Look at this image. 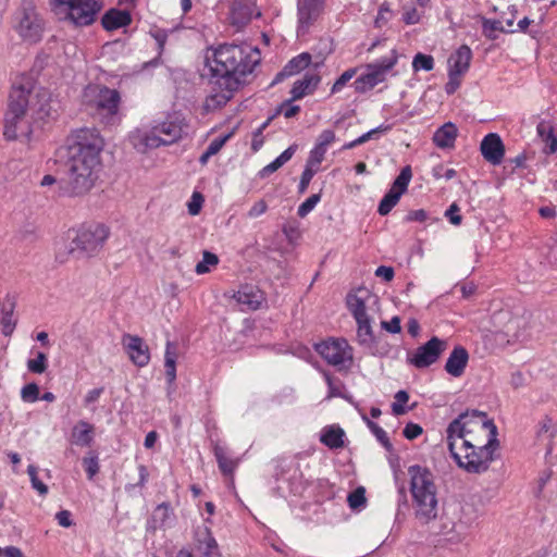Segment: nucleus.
Segmentation results:
<instances>
[{"label": "nucleus", "instance_id": "15", "mask_svg": "<svg viewBox=\"0 0 557 557\" xmlns=\"http://www.w3.org/2000/svg\"><path fill=\"white\" fill-rule=\"evenodd\" d=\"M120 102L121 96L117 90L108 87H103L99 90L96 99V108L106 124L113 125L120 122Z\"/></svg>", "mask_w": 557, "mask_h": 557}, {"label": "nucleus", "instance_id": "20", "mask_svg": "<svg viewBox=\"0 0 557 557\" xmlns=\"http://www.w3.org/2000/svg\"><path fill=\"white\" fill-rule=\"evenodd\" d=\"M17 301V293H8L2 302V334L10 336L16 326L17 317L13 314Z\"/></svg>", "mask_w": 557, "mask_h": 557}, {"label": "nucleus", "instance_id": "54", "mask_svg": "<svg viewBox=\"0 0 557 557\" xmlns=\"http://www.w3.org/2000/svg\"><path fill=\"white\" fill-rule=\"evenodd\" d=\"M232 134H226L224 136H221V137H218V138H214L210 144L209 146L207 147V151L211 154V156H214L221 149L222 147L226 144V141L231 138Z\"/></svg>", "mask_w": 557, "mask_h": 557}, {"label": "nucleus", "instance_id": "29", "mask_svg": "<svg viewBox=\"0 0 557 557\" xmlns=\"http://www.w3.org/2000/svg\"><path fill=\"white\" fill-rule=\"evenodd\" d=\"M213 453L221 472L224 475H233L238 466L239 460L232 458L228 455L226 448H224L221 445H215L213 448Z\"/></svg>", "mask_w": 557, "mask_h": 557}, {"label": "nucleus", "instance_id": "4", "mask_svg": "<svg viewBox=\"0 0 557 557\" xmlns=\"http://www.w3.org/2000/svg\"><path fill=\"white\" fill-rule=\"evenodd\" d=\"M183 126L177 120H166L151 126H143L129 134L132 146L141 153L161 146H169L182 138Z\"/></svg>", "mask_w": 557, "mask_h": 557}, {"label": "nucleus", "instance_id": "23", "mask_svg": "<svg viewBox=\"0 0 557 557\" xmlns=\"http://www.w3.org/2000/svg\"><path fill=\"white\" fill-rule=\"evenodd\" d=\"M468 360L467 349L462 346H456L445 363V370L451 376L459 377L465 372Z\"/></svg>", "mask_w": 557, "mask_h": 557}, {"label": "nucleus", "instance_id": "34", "mask_svg": "<svg viewBox=\"0 0 557 557\" xmlns=\"http://www.w3.org/2000/svg\"><path fill=\"white\" fill-rule=\"evenodd\" d=\"M237 301L242 305L247 306L248 309L256 310L261 305V296L253 292L252 288L248 290L247 287L240 289L235 295Z\"/></svg>", "mask_w": 557, "mask_h": 557}, {"label": "nucleus", "instance_id": "57", "mask_svg": "<svg viewBox=\"0 0 557 557\" xmlns=\"http://www.w3.org/2000/svg\"><path fill=\"white\" fill-rule=\"evenodd\" d=\"M422 428L417 423H407L403 434L407 440H414L422 434Z\"/></svg>", "mask_w": 557, "mask_h": 557}, {"label": "nucleus", "instance_id": "12", "mask_svg": "<svg viewBox=\"0 0 557 557\" xmlns=\"http://www.w3.org/2000/svg\"><path fill=\"white\" fill-rule=\"evenodd\" d=\"M319 355L334 367L346 368L352 362V349L344 338H332L315 346Z\"/></svg>", "mask_w": 557, "mask_h": 557}, {"label": "nucleus", "instance_id": "17", "mask_svg": "<svg viewBox=\"0 0 557 557\" xmlns=\"http://www.w3.org/2000/svg\"><path fill=\"white\" fill-rule=\"evenodd\" d=\"M123 344L129 356V359L138 367H145L149 363L150 352L144 339L137 335L125 334Z\"/></svg>", "mask_w": 557, "mask_h": 557}, {"label": "nucleus", "instance_id": "53", "mask_svg": "<svg viewBox=\"0 0 557 557\" xmlns=\"http://www.w3.org/2000/svg\"><path fill=\"white\" fill-rule=\"evenodd\" d=\"M462 76L463 75L448 72V82L445 85V91L448 95L455 94L456 90L460 87Z\"/></svg>", "mask_w": 557, "mask_h": 557}, {"label": "nucleus", "instance_id": "8", "mask_svg": "<svg viewBox=\"0 0 557 557\" xmlns=\"http://www.w3.org/2000/svg\"><path fill=\"white\" fill-rule=\"evenodd\" d=\"M29 88L22 85H14L9 95V110L5 116L3 135L8 139L17 137V129L23 123L26 108L28 104Z\"/></svg>", "mask_w": 557, "mask_h": 557}, {"label": "nucleus", "instance_id": "9", "mask_svg": "<svg viewBox=\"0 0 557 557\" xmlns=\"http://www.w3.org/2000/svg\"><path fill=\"white\" fill-rule=\"evenodd\" d=\"M14 28L26 41L40 40L44 26L35 5L30 1H24L14 16Z\"/></svg>", "mask_w": 557, "mask_h": 557}, {"label": "nucleus", "instance_id": "59", "mask_svg": "<svg viewBox=\"0 0 557 557\" xmlns=\"http://www.w3.org/2000/svg\"><path fill=\"white\" fill-rule=\"evenodd\" d=\"M336 139L335 133L332 129H324L318 137V145L327 148Z\"/></svg>", "mask_w": 557, "mask_h": 557}, {"label": "nucleus", "instance_id": "5", "mask_svg": "<svg viewBox=\"0 0 557 557\" xmlns=\"http://www.w3.org/2000/svg\"><path fill=\"white\" fill-rule=\"evenodd\" d=\"M52 10L60 20L75 26H88L96 20L101 5L96 0H51Z\"/></svg>", "mask_w": 557, "mask_h": 557}, {"label": "nucleus", "instance_id": "63", "mask_svg": "<svg viewBox=\"0 0 557 557\" xmlns=\"http://www.w3.org/2000/svg\"><path fill=\"white\" fill-rule=\"evenodd\" d=\"M268 209V205L264 200L257 201L248 211V216L251 219L262 215Z\"/></svg>", "mask_w": 557, "mask_h": 557}, {"label": "nucleus", "instance_id": "16", "mask_svg": "<svg viewBox=\"0 0 557 557\" xmlns=\"http://www.w3.org/2000/svg\"><path fill=\"white\" fill-rule=\"evenodd\" d=\"M322 3V0H300L298 2V36L308 32L321 12Z\"/></svg>", "mask_w": 557, "mask_h": 557}, {"label": "nucleus", "instance_id": "27", "mask_svg": "<svg viewBox=\"0 0 557 557\" xmlns=\"http://www.w3.org/2000/svg\"><path fill=\"white\" fill-rule=\"evenodd\" d=\"M132 17L129 12L111 9L109 10L101 20V24L107 30H115L121 27L129 25Z\"/></svg>", "mask_w": 557, "mask_h": 557}, {"label": "nucleus", "instance_id": "2", "mask_svg": "<svg viewBox=\"0 0 557 557\" xmlns=\"http://www.w3.org/2000/svg\"><path fill=\"white\" fill-rule=\"evenodd\" d=\"M103 140L95 131L81 129L67 148L62 181L63 193L71 197L87 195L102 171Z\"/></svg>", "mask_w": 557, "mask_h": 557}, {"label": "nucleus", "instance_id": "14", "mask_svg": "<svg viewBox=\"0 0 557 557\" xmlns=\"http://www.w3.org/2000/svg\"><path fill=\"white\" fill-rule=\"evenodd\" d=\"M447 349V342L433 336L408 356V362L417 369H424L435 363Z\"/></svg>", "mask_w": 557, "mask_h": 557}, {"label": "nucleus", "instance_id": "40", "mask_svg": "<svg viewBox=\"0 0 557 557\" xmlns=\"http://www.w3.org/2000/svg\"><path fill=\"white\" fill-rule=\"evenodd\" d=\"M218 263V256L206 250L202 253V260L196 264L195 271L197 274H205L210 272V267H215Z\"/></svg>", "mask_w": 557, "mask_h": 557}, {"label": "nucleus", "instance_id": "22", "mask_svg": "<svg viewBox=\"0 0 557 557\" xmlns=\"http://www.w3.org/2000/svg\"><path fill=\"white\" fill-rule=\"evenodd\" d=\"M472 59V51L467 45L460 46L448 59V72L465 75Z\"/></svg>", "mask_w": 557, "mask_h": 557}, {"label": "nucleus", "instance_id": "19", "mask_svg": "<svg viewBox=\"0 0 557 557\" xmlns=\"http://www.w3.org/2000/svg\"><path fill=\"white\" fill-rule=\"evenodd\" d=\"M174 521V513L168 503L158 505L147 522V531L154 533L157 530L169 528Z\"/></svg>", "mask_w": 557, "mask_h": 557}, {"label": "nucleus", "instance_id": "11", "mask_svg": "<svg viewBox=\"0 0 557 557\" xmlns=\"http://www.w3.org/2000/svg\"><path fill=\"white\" fill-rule=\"evenodd\" d=\"M397 63V54L392 52L391 57L382 58L379 62L369 64L367 73L360 75L355 82V89L364 92L372 89L385 79L386 73Z\"/></svg>", "mask_w": 557, "mask_h": 557}, {"label": "nucleus", "instance_id": "30", "mask_svg": "<svg viewBox=\"0 0 557 557\" xmlns=\"http://www.w3.org/2000/svg\"><path fill=\"white\" fill-rule=\"evenodd\" d=\"M344 430L339 426L331 425L322 430L320 441L331 449L342 448L344 446Z\"/></svg>", "mask_w": 557, "mask_h": 557}, {"label": "nucleus", "instance_id": "33", "mask_svg": "<svg viewBox=\"0 0 557 557\" xmlns=\"http://www.w3.org/2000/svg\"><path fill=\"white\" fill-rule=\"evenodd\" d=\"M358 329H357V338L360 345L371 346L374 343V333L371 326L370 317L361 318L356 320Z\"/></svg>", "mask_w": 557, "mask_h": 557}, {"label": "nucleus", "instance_id": "1", "mask_svg": "<svg viewBox=\"0 0 557 557\" xmlns=\"http://www.w3.org/2000/svg\"><path fill=\"white\" fill-rule=\"evenodd\" d=\"M260 60L259 49L249 45L224 44L207 54L206 64L213 87L206 99V109L215 110L225 106Z\"/></svg>", "mask_w": 557, "mask_h": 557}, {"label": "nucleus", "instance_id": "61", "mask_svg": "<svg viewBox=\"0 0 557 557\" xmlns=\"http://www.w3.org/2000/svg\"><path fill=\"white\" fill-rule=\"evenodd\" d=\"M381 326L389 333L397 334L401 331L400 318L393 317L391 321H382Z\"/></svg>", "mask_w": 557, "mask_h": 557}, {"label": "nucleus", "instance_id": "58", "mask_svg": "<svg viewBox=\"0 0 557 557\" xmlns=\"http://www.w3.org/2000/svg\"><path fill=\"white\" fill-rule=\"evenodd\" d=\"M202 202L203 197L199 193H194L191 196V200L188 203V212L191 215L198 214L201 209Z\"/></svg>", "mask_w": 557, "mask_h": 557}, {"label": "nucleus", "instance_id": "48", "mask_svg": "<svg viewBox=\"0 0 557 557\" xmlns=\"http://www.w3.org/2000/svg\"><path fill=\"white\" fill-rule=\"evenodd\" d=\"M356 69L346 70L333 84L331 89L332 94L341 91L344 86L356 75Z\"/></svg>", "mask_w": 557, "mask_h": 557}, {"label": "nucleus", "instance_id": "35", "mask_svg": "<svg viewBox=\"0 0 557 557\" xmlns=\"http://www.w3.org/2000/svg\"><path fill=\"white\" fill-rule=\"evenodd\" d=\"M346 304L355 320L369 317L366 310V302L361 297L349 294L347 295Z\"/></svg>", "mask_w": 557, "mask_h": 557}, {"label": "nucleus", "instance_id": "55", "mask_svg": "<svg viewBox=\"0 0 557 557\" xmlns=\"http://www.w3.org/2000/svg\"><path fill=\"white\" fill-rule=\"evenodd\" d=\"M391 129V126L389 125H380L379 127L376 128H373L367 133H364L363 135H361L360 137L356 138L357 139V143L358 145H362L364 144L366 141L372 139L374 137V135L379 134V133H386Z\"/></svg>", "mask_w": 557, "mask_h": 557}, {"label": "nucleus", "instance_id": "26", "mask_svg": "<svg viewBox=\"0 0 557 557\" xmlns=\"http://www.w3.org/2000/svg\"><path fill=\"white\" fill-rule=\"evenodd\" d=\"M320 83V76L318 74L307 73L302 78L297 79L290 90L292 100H299L306 95L314 91Z\"/></svg>", "mask_w": 557, "mask_h": 557}, {"label": "nucleus", "instance_id": "24", "mask_svg": "<svg viewBox=\"0 0 557 557\" xmlns=\"http://www.w3.org/2000/svg\"><path fill=\"white\" fill-rule=\"evenodd\" d=\"M94 425L85 420H79L72 429L70 441L76 446L88 447L94 442Z\"/></svg>", "mask_w": 557, "mask_h": 557}, {"label": "nucleus", "instance_id": "56", "mask_svg": "<svg viewBox=\"0 0 557 557\" xmlns=\"http://www.w3.org/2000/svg\"><path fill=\"white\" fill-rule=\"evenodd\" d=\"M536 132L539 137L545 141L554 134V128L552 124L547 121H541L536 126Z\"/></svg>", "mask_w": 557, "mask_h": 557}, {"label": "nucleus", "instance_id": "36", "mask_svg": "<svg viewBox=\"0 0 557 557\" xmlns=\"http://www.w3.org/2000/svg\"><path fill=\"white\" fill-rule=\"evenodd\" d=\"M400 197H401L400 193L389 188V190L386 193V195L380 201L377 212L381 215L388 214L392 211V209L398 203Z\"/></svg>", "mask_w": 557, "mask_h": 557}, {"label": "nucleus", "instance_id": "13", "mask_svg": "<svg viewBox=\"0 0 557 557\" xmlns=\"http://www.w3.org/2000/svg\"><path fill=\"white\" fill-rule=\"evenodd\" d=\"M484 446H498L497 428L487 417L482 419L459 443V447L466 448H484Z\"/></svg>", "mask_w": 557, "mask_h": 557}, {"label": "nucleus", "instance_id": "38", "mask_svg": "<svg viewBox=\"0 0 557 557\" xmlns=\"http://www.w3.org/2000/svg\"><path fill=\"white\" fill-rule=\"evenodd\" d=\"M411 177L412 171L410 165L404 166L398 176L396 177V180L394 181L391 188L400 193L401 195L405 194L411 181Z\"/></svg>", "mask_w": 557, "mask_h": 557}, {"label": "nucleus", "instance_id": "43", "mask_svg": "<svg viewBox=\"0 0 557 557\" xmlns=\"http://www.w3.org/2000/svg\"><path fill=\"white\" fill-rule=\"evenodd\" d=\"M326 150H327V148L322 147V146L315 144L314 147L311 149V151L309 153V158L307 160V164L318 170L319 165L324 160V156L326 153Z\"/></svg>", "mask_w": 557, "mask_h": 557}, {"label": "nucleus", "instance_id": "37", "mask_svg": "<svg viewBox=\"0 0 557 557\" xmlns=\"http://www.w3.org/2000/svg\"><path fill=\"white\" fill-rule=\"evenodd\" d=\"M200 534L205 535V542L202 543V545H197V547L203 556L209 557L214 553V550L218 549V543L215 539L212 536L209 527L205 525L200 530Z\"/></svg>", "mask_w": 557, "mask_h": 557}, {"label": "nucleus", "instance_id": "18", "mask_svg": "<svg viewBox=\"0 0 557 557\" xmlns=\"http://www.w3.org/2000/svg\"><path fill=\"white\" fill-rule=\"evenodd\" d=\"M480 150L484 159L494 165L500 164L504 159L505 147L498 134H487L481 141Z\"/></svg>", "mask_w": 557, "mask_h": 557}, {"label": "nucleus", "instance_id": "31", "mask_svg": "<svg viewBox=\"0 0 557 557\" xmlns=\"http://www.w3.org/2000/svg\"><path fill=\"white\" fill-rule=\"evenodd\" d=\"M176 345L169 341L165 347L164 368L165 376L170 384L174 383L176 380Z\"/></svg>", "mask_w": 557, "mask_h": 557}, {"label": "nucleus", "instance_id": "39", "mask_svg": "<svg viewBox=\"0 0 557 557\" xmlns=\"http://www.w3.org/2000/svg\"><path fill=\"white\" fill-rule=\"evenodd\" d=\"M412 69L414 72H430L434 69V58L430 54L419 52L413 57Z\"/></svg>", "mask_w": 557, "mask_h": 557}, {"label": "nucleus", "instance_id": "46", "mask_svg": "<svg viewBox=\"0 0 557 557\" xmlns=\"http://www.w3.org/2000/svg\"><path fill=\"white\" fill-rule=\"evenodd\" d=\"M409 399V395L406 391H398L395 394V401L392 405V411L395 416H401L406 413V409L404 404H406Z\"/></svg>", "mask_w": 557, "mask_h": 557}, {"label": "nucleus", "instance_id": "52", "mask_svg": "<svg viewBox=\"0 0 557 557\" xmlns=\"http://www.w3.org/2000/svg\"><path fill=\"white\" fill-rule=\"evenodd\" d=\"M482 26H483V30H484L485 35L490 39H495V37L492 36V34L488 32H495V30H499L503 33L506 32L505 28L502 26V23L497 20L483 18Z\"/></svg>", "mask_w": 557, "mask_h": 557}, {"label": "nucleus", "instance_id": "60", "mask_svg": "<svg viewBox=\"0 0 557 557\" xmlns=\"http://www.w3.org/2000/svg\"><path fill=\"white\" fill-rule=\"evenodd\" d=\"M403 21L407 25H413L419 23L420 21V14L416 8H407L405 9V12L403 14Z\"/></svg>", "mask_w": 557, "mask_h": 557}, {"label": "nucleus", "instance_id": "21", "mask_svg": "<svg viewBox=\"0 0 557 557\" xmlns=\"http://www.w3.org/2000/svg\"><path fill=\"white\" fill-rule=\"evenodd\" d=\"M438 534L443 535L450 543H459L466 539L467 525L461 521L455 522L448 517H443Z\"/></svg>", "mask_w": 557, "mask_h": 557}, {"label": "nucleus", "instance_id": "3", "mask_svg": "<svg viewBox=\"0 0 557 557\" xmlns=\"http://www.w3.org/2000/svg\"><path fill=\"white\" fill-rule=\"evenodd\" d=\"M410 493L416 519L428 524L437 518L438 499L434 474L425 467L418 465L408 468Z\"/></svg>", "mask_w": 557, "mask_h": 557}, {"label": "nucleus", "instance_id": "45", "mask_svg": "<svg viewBox=\"0 0 557 557\" xmlns=\"http://www.w3.org/2000/svg\"><path fill=\"white\" fill-rule=\"evenodd\" d=\"M21 398L25 403H35L39 399V387L36 383H28L21 391Z\"/></svg>", "mask_w": 557, "mask_h": 557}, {"label": "nucleus", "instance_id": "47", "mask_svg": "<svg viewBox=\"0 0 557 557\" xmlns=\"http://www.w3.org/2000/svg\"><path fill=\"white\" fill-rule=\"evenodd\" d=\"M366 491L363 487H358L354 492H351L348 497L347 502L351 509H357L366 504Z\"/></svg>", "mask_w": 557, "mask_h": 557}, {"label": "nucleus", "instance_id": "7", "mask_svg": "<svg viewBox=\"0 0 557 557\" xmlns=\"http://www.w3.org/2000/svg\"><path fill=\"white\" fill-rule=\"evenodd\" d=\"M110 230L101 223H92L83 225L75 231V236L72 238L70 251L76 250L91 256L98 252L106 240L109 238Z\"/></svg>", "mask_w": 557, "mask_h": 557}, {"label": "nucleus", "instance_id": "32", "mask_svg": "<svg viewBox=\"0 0 557 557\" xmlns=\"http://www.w3.org/2000/svg\"><path fill=\"white\" fill-rule=\"evenodd\" d=\"M296 150H297V146L296 145L289 146L275 160H273L271 163L265 165L260 171V176L261 177H267L270 174H272L275 171H277L280 168H282L286 162H288L293 158V156L295 154Z\"/></svg>", "mask_w": 557, "mask_h": 557}, {"label": "nucleus", "instance_id": "41", "mask_svg": "<svg viewBox=\"0 0 557 557\" xmlns=\"http://www.w3.org/2000/svg\"><path fill=\"white\" fill-rule=\"evenodd\" d=\"M47 356L44 352H37L36 358L27 361V369L36 374H41L47 370Z\"/></svg>", "mask_w": 557, "mask_h": 557}, {"label": "nucleus", "instance_id": "6", "mask_svg": "<svg viewBox=\"0 0 557 557\" xmlns=\"http://www.w3.org/2000/svg\"><path fill=\"white\" fill-rule=\"evenodd\" d=\"M498 446H484V448L459 447L449 450L459 468L468 473H483L488 470L494 460V453Z\"/></svg>", "mask_w": 557, "mask_h": 557}, {"label": "nucleus", "instance_id": "51", "mask_svg": "<svg viewBox=\"0 0 557 557\" xmlns=\"http://www.w3.org/2000/svg\"><path fill=\"white\" fill-rule=\"evenodd\" d=\"M293 101L294 100H292V98L284 101L278 109V112L282 113L286 119L294 117L300 111V107L293 104Z\"/></svg>", "mask_w": 557, "mask_h": 557}, {"label": "nucleus", "instance_id": "28", "mask_svg": "<svg viewBox=\"0 0 557 557\" xmlns=\"http://www.w3.org/2000/svg\"><path fill=\"white\" fill-rule=\"evenodd\" d=\"M457 134L458 129L454 123H445L434 133L433 143L438 148H451L454 147Z\"/></svg>", "mask_w": 557, "mask_h": 557}, {"label": "nucleus", "instance_id": "50", "mask_svg": "<svg viewBox=\"0 0 557 557\" xmlns=\"http://www.w3.org/2000/svg\"><path fill=\"white\" fill-rule=\"evenodd\" d=\"M88 479H92L99 472V462L97 456L85 457L83 459Z\"/></svg>", "mask_w": 557, "mask_h": 557}, {"label": "nucleus", "instance_id": "62", "mask_svg": "<svg viewBox=\"0 0 557 557\" xmlns=\"http://www.w3.org/2000/svg\"><path fill=\"white\" fill-rule=\"evenodd\" d=\"M459 207L457 203H451L449 208L445 212V216L448 218L449 222L454 225H459L461 223V215L458 214Z\"/></svg>", "mask_w": 557, "mask_h": 557}, {"label": "nucleus", "instance_id": "49", "mask_svg": "<svg viewBox=\"0 0 557 557\" xmlns=\"http://www.w3.org/2000/svg\"><path fill=\"white\" fill-rule=\"evenodd\" d=\"M315 172H317V169L306 164V168L301 174L300 183H299V193L300 194H304L307 190V188L310 184V181L314 176Z\"/></svg>", "mask_w": 557, "mask_h": 557}, {"label": "nucleus", "instance_id": "44", "mask_svg": "<svg viewBox=\"0 0 557 557\" xmlns=\"http://www.w3.org/2000/svg\"><path fill=\"white\" fill-rule=\"evenodd\" d=\"M321 200V195L320 194H313L311 195L309 198H307L299 207H298V210H297V214L300 216V218H305L307 216L313 209L314 207L318 205V202Z\"/></svg>", "mask_w": 557, "mask_h": 557}, {"label": "nucleus", "instance_id": "25", "mask_svg": "<svg viewBox=\"0 0 557 557\" xmlns=\"http://www.w3.org/2000/svg\"><path fill=\"white\" fill-rule=\"evenodd\" d=\"M311 54L308 52H302L292 60L283 67V70L276 75L273 83L281 82L284 77H289L300 73L302 70L307 69L311 63Z\"/></svg>", "mask_w": 557, "mask_h": 557}, {"label": "nucleus", "instance_id": "10", "mask_svg": "<svg viewBox=\"0 0 557 557\" xmlns=\"http://www.w3.org/2000/svg\"><path fill=\"white\" fill-rule=\"evenodd\" d=\"M486 414L476 410L466 411L454 419L446 429V442L449 450L459 446L460 441L484 419Z\"/></svg>", "mask_w": 557, "mask_h": 557}, {"label": "nucleus", "instance_id": "64", "mask_svg": "<svg viewBox=\"0 0 557 557\" xmlns=\"http://www.w3.org/2000/svg\"><path fill=\"white\" fill-rule=\"evenodd\" d=\"M376 440L388 450H392V443L386 434V432L379 426L374 432H372Z\"/></svg>", "mask_w": 557, "mask_h": 557}, {"label": "nucleus", "instance_id": "42", "mask_svg": "<svg viewBox=\"0 0 557 557\" xmlns=\"http://www.w3.org/2000/svg\"><path fill=\"white\" fill-rule=\"evenodd\" d=\"M27 473L30 479V483L34 490H36L40 495L45 496L48 493V486L38 478V469L34 465H29L27 468Z\"/></svg>", "mask_w": 557, "mask_h": 557}]
</instances>
